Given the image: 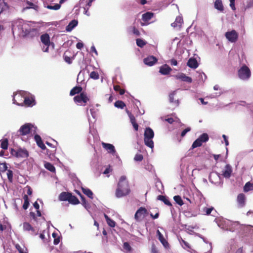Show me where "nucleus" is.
<instances>
[{
    "label": "nucleus",
    "mask_w": 253,
    "mask_h": 253,
    "mask_svg": "<svg viewBox=\"0 0 253 253\" xmlns=\"http://www.w3.org/2000/svg\"><path fill=\"white\" fill-rule=\"evenodd\" d=\"M29 156L28 152L25 149H19L17 150V158H27Z\"/></svg>",
    "instance_id": "obj_21"
},
{
    "label": "nucleus",
    "mask_w": 253,
    "mask_h": 253,
    "mask_svg": "<svg viewBox=\"0 0 253 253\" xmlns=\"http://www.w3.org/2000/svg\"><path fill=\"white\" fill-rule=\"evenodd\" d=\"M22 98V96L20 94H15L13 98V101L14 103L18 105L23 106V104L25 106L29 107V106H33L35 104V100L33 97L32 96H28L25 97L24 98L23 102H18L17 101L16 99H20L21 100Z\"/></svg>",
    "instance_id": "obj_2"
},
{
    "label": "nucleus",
    "mask_w": 253,
    "mask_h": 253,
    "mask_svg": "<svg viewBox=\"0 0 253 253\" xmlns=\"http://www.w3.org/2000/svg\"><path fill=\"white\" fill-rule=\"evenodd\" d=\"M44 167L47 170L51 172H54L55 171V168L54 166L50 163L46 162L44 164Z\"/></svg>",
    "instance_id": "obj_37"
},
{
    "label": "nucleus",
    "mask_w": 253,
    "mask_h": 253,
    "mask_svg": "<svg viewBox=\"0 0 253 253\" xmlns=\"http://www.w3.org/2000/svg\"><path fill=\"white\" fill-rule=\"evenodd\" d=\"M203 143L199 139V138H197L192 144L191 148L194 149L195 148L200 147L202 146Z\"/></svg>",
    "instance_id": "obj_43"
},
{
    "label": "nucleus",
    "mask_w": 253,
    "mask_h": 253,
    "mask_svg": "<svg viewBox=\"0 0 253 253\" xmlns=\"http://www.w3.org/2000/svg\"><path fill=\"white\" fill-rule=\"evenodd\" d=\"M84 44L82 42H79L76 44V47L79 49H81L83 47Z\"/></svg>",
    "instance_id": "obj_62"
},
{
    "label": "nucleus",
    "mask_w": 253,
    "mask_h": 253,
    "mask_svg": "<svg viewBox=\"0 0 253 253\" xmlns=\"http://www.w3.org/2000/svg\"><path fill=\"white\" fill-rule=\"evenodd\" d=\"M151 253H159V251L156 246L153 244L151 249Z\"/></svg>",
    "instance_id": "obj_54"
},
{
    "label": "nucleus",
    "mask_w": 253,
    "mask_h": 253,
    "mask_svg": "<svg viewBox=\"0 0 253 253\" xmlns=\"http://www.w3.org/2000/svg\"><path fill=\"white\" fill-rule=\"evenodd\" d=\"M47 8L49 9H52V10H58L61 7V5L59 3L55 4L54 6L48 5L46 6Z\"/></svg>",
    "instance_id": "obj_47"
},
{
    "label": "nucleus",
    "mask_w": 253,
    "mask_h": 253,
    "mask_svg": "<svg viewBox=\"0 0 253 253\" xmlns=\"http://www.w3.org/2000/svg\"><path fill=\"white\" fill-rule=\"evenodd\" d=\"M143 159V156L141 154H136L134 158V160L136 162H141Z\"/></svg>",
    "instance_id": "obj_49"
},
{
    "label": "nucleus",
    "mask_w": 253,
    "mask_h": 253,
    "mask_svg": "<svg viewBox=\"0 0 253 253\" xmlns=\"http://www.w3.org/2000/svg\"><path fill=\"white\" fill-rule=\"evenodd\" d=\"M157 235L158 238L159 240L162 244V245L165 247H167L169 245L168 242L165 239L162 234L160 232L159 230L157 231Z\"/></svg>",
    "instance_id": "obj_19"
},
{
    "label": "nucleus",
    "mask_w": 253,
    "mask_h": 253,
    "mask_svg": "<svg viewBox=\"0 0 253 253\" xmlns=\"http://www.w3.org/2000/svg\"><path fill=\"white\" fill-rule=\"evenodd\" d=\"M179 241L182 245L183 249L185 250H187V251H189L190 250H191V247L190 245V244L185 241L184 240H183L182 238H180V239H179Z\"/></svg>",
    "instance_id": "obj_27"
},
{
    "label": "nucleus",
    "mask_w": 253,
    "mask_h": 253,
    "mask_svg": "<svg viewBox=\"0 0 253 253\" xmlns=\"http://www.w3.org/2000/svg\"><path fill=\"white\" fill-rule=\"evenodd\" d=\"M78 24V21L75 20H72L67 26L66 30L67 31L72 30Z\"/></svg>",
    "instance_id": "obj_35"
},
{
    "label": "nucleus",
    "mask_w": 253,
    "mask_h": 253,
    "mask_svg": "<svg viewBox=\"0 0 253 253\" xmlns=\"http://www.w3.org/2000/svg\"><path fill=\"white\" fill-rule=\"evenodd\" d=\"M124 248L125 250H126L128 251H130L132 249L131 246H130L129 243L127 242H125L124 243Z\"/></svg>",
    "instance_id": "obj_53"
},
{
    "label": "nucleus",
    "mask_w": 253,
    "mask_h": 253,
    "mask_svg": "<svg viewBox=\"0 0 253 253\" xmlns=\"http://www.w3.org/2000/svg\"><path fill=\"white\" fill-rule=\"evenodd\" d=\"M39 36L38 31L36 29H30L29 33L27 34V37H30L31 38L34 37H38Z\"/></svg>",
    "instance_id": "obj_33"
},
{
    "label": "nucleus",
    "mask_w": 253,
    "mask_h": 253,
    "mask_svg": "<svg viewBox=\"0 0 253 253\" xmlns=\"http://www.w3.org/2000/svg\"><path fill=\"white\" fill-rule=\"evenodd\" d=\"M114 89L116 91H119L120 95H123L125 92V90L121 88V87L119 85H114Z\"/></svg>",
    "instance_id": "obj_46"
},
{
    "label": "nucleus",
    "mask_w": 253,
    "mask_h": 253,
    "mask_svg": "<svg viewBox=\"0 0 253 253\" xmlns=\"http://www.w3.org/2000/svg\"><path fill=\"white\" fill-rule=\"evenodd\" d=\"M78 194L80 196L81 198V201L82 202V204L84 206H85L86 204V201L85 200V198L79 192H78Z\"/></svg>",
    "instance_id": "obj_57"
},
{
    "label": "nucleus",
    "mask_w": 253,
    "mask_h": 253,
    "mask_svg": "<svg viewBox=\"0 0 253 253\" xmlns=\"http://www.w3.org/2000/svg\"><path fill=\"white\" fill-rule=\"evenodd\" d=\"M169 63L172 66H176L177 65V61L176 59L172 58L169 60Z\"/></svg>",
    "instance_id": "obj_60"
},
{
    "label": "nucleus",
    "mask_w": 253,
    "mask_h": 253,
    "mask_svg": "<svg viewBox=\"0 0 253 253\" xmlns=\"http://www.w3.org/2000/svg\"><path fill=\"white\" fill-rule=\"evenodd\" d=\"M158 61V59L153 56H150L144 59V63L148 66H151L154 65Z\"/></svg>",
    "instance_id": "obj_14"
},
{
    "label": "nucleus",
    "mask_w": 253,
    "mask_h": 253,
    "mask_svg": "<svg viewBox=\"0 0 253 253\" xmlns=\"http://www.w3.org/2000/svg\"><path fill=\"white\" fill-rule=\"evenodd\" d=\"M147 209L144 207L139 208L134 214V219L137 222L142 221L148 214Z\"/></svg>",
    "instance_id": "obj_6"
},
{
    "label": "nucleus",
    "mask_w": 253,
    "mask_h": 253,
    "mask_svg": "<svg viewBox=\"0 0 253 253\" xmlns=\"http://www.w3.org/2000/svg\"><path fill=\"white\" fill-rule=\"evenodd\" d=\"M9 6L4 0H0V14L3 11L8 10Z\"/></svg>",
    "instance_id": "obj_26"
},
{
    "label": "nucleus",
    "mask_w": 253,
    "mask_h": 253,
    "mask_svg": "<svg viewBox=\"0 0 253 253\" xmlns=\"http://www.w3.org/2000/svg\"><path fill=\"white\" fill-rule=\"evenodd\" d=\"M7 167L6 163H0V172H4L7 170Z\"/></svg>",
    "instance_id": "obj_52"
},
{
    "label": "nucleus",
    "mask_w": 253,
    "mask_h": 253,
    "mask_svg": "<svg viewBox=\"0 0 253 253\" xmlns=\"http://www.w3.org/2000/svg\"><path fill=\"white\" fill-rule=\"evenodd\" d=\"M68 201L73 205H77L80 203L78 199L75 196L73 195L72 193H71Z\"/></svg>",
    "instance_id": "obj_28"
},
{
    "label": "nucleus",
    "mask_w": 253,
    "mask_h": 253,
    "mask_svg": "<svg viewBox=\"0 0 253 253\" xmlns=\"http://www.w3.org/2000/svg\"><path fill=\"white\" fill-rule=\"evenodd\" d=\"M35 140L36 141L37 145L41 148L42 150H45L46 147L43 144L41 136L38 134H36L34 136Z\"/></svg>",
    "instance_id": "obj_17"
},
{
    "label": "nucleus",
    "mask_w": 253,
    "mask_h": 253,
    "mask_svg": "<svg viewBox=\"0 0 253 253\" xmlns=\"http://www.w3.org/2000/svg\"><path fill=\"white\" fill-rule=\"evenodd\" d=\"M243 190L245 192L253 191V183L250 182H247L244 186Z\"/></svg>",
    "instance_id": "obj_31"
},
{
    "label": "nucleus",
    "mask_w": 253,
    "mask_h": 253,
    "mask_svg": "<svg viewBox=\"0 0 253 253\" xmlns=\"http://www.w3.org/2000/svg\"><path fill=\"white\" fill-rule=\"evenodd\" d=\"M130 192V188L126 177L125 175L121 176L117 184L115 196L120 198L128 195Z\"/></svg>",
    "instance_id": "obj_1"
},
{
    "label": "nucleus",
    "mask_w": 253,
    "mask_h": 253,
    "mask_svg": "<svg viewBox=\"0 0 253 253\" xmlns=\"http://www.w3.org/2000/svg\"><path fill=\"white\" fill-rule=\"evenodd\" d=\"M30 215L32 218L35 220H37V217L36 216V214L34 212H30Z\"/></svg>",
    "instance_id": "obj_64"
},
{
    "label": "nucleus",
    "mask_w": 253,
    "mask_h": 253,
    "mask_svg": "<svg viewBox=\"0 0 253 253\" xmlns=\"http://www.w3.org/2000/svg\"><path fill=\"white\" fill-rule=\"evenodd\" d=\"M23 199L24 201L23 205V208L24 210H27L29 206V199L27 195H24L23 196Z\"/></svg>",
    "instance_id": "obj_36"
},
{
    "label": "nucleus",
    "mask_w": 253,
    "mask_h": 253,
    "mask_svg": "<svg viewBox=\"0 0 253 253\" xmlns=\"http://www.w3.org/2000/svg\"><path fill=\"white\" fill-rule=\"evenodd\" d=\"M237 202L238 206L240 208H242L245 206L246 196L244 194L240 193L237 196Z\"/></svg>",
    "instance_id": "obj_11"
},
{
    "label": "nucleus",
    "mask_w": 253,
    "mask_h": 253,
    "mask_svg": "<svg viewBox=\"0 0 253 253\" xmlns=\"http://www.w3.org/2000/svg\"><path fill=\"white\" fill-rule=\"evenodd\" d=\"M174 78L177 80H179L181 81L188 83H191L192 82V79L190 77L187 76L183 73H178L174 76Z\"/></svg>",
    "instance_id": "obj_10"
},
{
    "label": "nucleus",
    "mask_w": 253,
    "mask_h": 253,
    "mask_svg": "<svg viewBox=\"0 0 253 253\" xmlns=\"http://www.w3.org/2000/svg\"><path fill=\"white\" fill-rule=\"evenodd\" d=\"M90 77L91 79L97 80L99 79V75L97 72L95 71H92L90 74Z\"/></svg>",
    "instance_id": "obj_50"
},
{
    "label": "nucleus",
    "mask_w": 253,
    "mask_h": 253,
    "mask_svg": "<svg viewBox=\"0 0 253 253\" xmlns=\"http://www.w3.org/2000/svg\"><path fill=\"white\" fill-rule=\"evenodd\" d=\"M83 88L80 86H76L74 87L70 92V95L73 96L76 94L82 92Z\"/></svg>",
    "instance_id": "obj_22"
},
{
    "label": "nucleus",
    "mask_w": 253,
    "mask_h": 253,
    "mask_svg": "<svg viewBox=\"0 0 253 253\" xmlns=\"http://www.w3.org/2000/svg\"><path fill=\"white\" fill-rule=\"evenodd\" d=\"M64 60L68 64H71L72 63L71 58L65 54L64 55Z\"/></svg>",
    "instance_id": "obj_59"
},
{
    "label": "nucleus",
    "mask_w": 253,
    "mask_h": 253,
    "mask_svg": "<svg viewBox=\"0 0 253 253\" xmlns=\"http://www.w3.org/2000/svg\"><path fill=\"white\" fill-rule=\"evenodd\" d=\"M23 229L25 231H31V234L32 235H36L38 234V232L28 222L23 223Z\"/></svg>",
    "instance_id": "obj_16"
},
{
    "label": "nucleus",
    "mask_w": 253,
    "mask_h": 253,
    "mask_svg": "<svg viewBox=\"0 0 253 253\" xmlns=\"http://www.w3.org/2000/svg\"><path fill=\"white\" fill-rule=\"evenodd\" d=\"M0 147L4 150L7 149L8 145V141L7 139H4L0 141Z\"/></svg>",
    "instance_id": "obj_39"
},
{
    "label": "nucleus",
    "mask_w": 253,
    "mask_h": 253,
    "mask_svg": "<svg viewBox=\"0 0 253 253\" xmlns=\"http://www.w3.org/2000/svg\"><path fill=\"white\" fill-rule=\"evenodd\" d=\"M7 176L9 181L12 182L13 180V171L11 170L8 169L7 170Z\"/></svg>",
    "instance_id": "obj_48"
},
{
    "label": "nucleus",
    "mask_w": 253,
    "mask_h": 253,
    "mask_svg": "<svg viewBox=\"0 0 253 253\" xmlns=\"http://www.w3.org/2000/svg\"><path fill=\"white\" fill-rule=\"evenodd\" d=\"M187 65L190 68L196 69L198 67L199 65L195 58H190L187 63Z\"/></svg>",
    "instance_id": "obj_18"
},
{
    "label": "nucleus",
    "mask_w": 253,
    "mask_h": 253,
    "mask_svg": "<svg viewBox=\"0 0 253 253\" xmlns=\"http://www.w3.org/2000/svg\"><path fill=\"white\" fill-rule=\"evenodd\" d=\"M132 32L134 35H135L137 36H139L140 35V33L139 31V30L137 28H136L135 27H133L132 28Z\"/></svg>",
    "instance_id": "obj_58"
},
{
    "label": "nucleus",
    "mask_w": 253,
    "mask_h": 253,
    "mask_svg": "<svg viewBox=\"0 0 253 253\" xmlns=\"http://www.w3.org/2000/svg\"><path fill=\"white\" fill-rule=\"evenodd\" d=\"M33 127V125L29 123L25 124L22 126L19 130L20 135H25L29 134Z\"/></svg>",
    "instance_id": "obj_9"
},
{
    "label": "nucleus",
    "mask_w": 253,
    "mask_h": 253,
    "mask_svg": "<svg viewBox=\"0 0 253 253\" xmlns=\"http://www.w3.org/2000/svg\"><path fill=\"white\" fill-rule=\"evenodd\" d=\"M82 190L83 193L86 195L88 198L91 199L93 198V193L89 189L82 187Z\"/></svg>",
    "instance_id": "obj_30"
},
{
    "label": "nucleus",
    "mask_w": 253,
    "mask_h": 253,
    "mask_svg": "<svg viewBox=\"0 0 253 253\" xmlns=\"http://www.w3.org/2000/svg\"><path fill=\"white\" fill-rule=\"evenodd\" d=\"M225 36L229 42H235L238 40V34L235 30H233L231 31L226 32Z\"/></svg>",
    "instance_id": "obj_8"
},
{
    "label": "nucleus",
    "mask_w": 253,
    "mask_h": 253,
    "mask_svg": "<svg viewBox=\"0 0 253 253\" xmlns=\"http://www.w3.org/2000/svg\"><path fill=\"white\" fill-rule=\"evenodd\" d=\"M175 94H176L175 91H173L171 93H170L169 95V100L170 102L175 103L177 105H178V100L174 99V96L175 95Z\"/></svg>",
    "instance_id": "obj_41"
},
{
    "label": "nucleus",
    "mask_w": 253,
    "mask_h": 253,
    "mask_svg": "<svg viewBox=\"0 0 253 253\" xmlns=\"http://www.w3.org/2000/svg\"><path fill=\"white\" fill-rule=\"evenodd\" d=\"M114 105L116 107L121 109H123L126 106L125 103L121 100H118L116 101Z\"/></svg>",
    "instance_id": "obj_42"
},
{
    "label": "nucleus",
    "mask_w": 253,
    "mask_h": 253,
    "mask_svg": "<svg viewBox=\"0 0 253 253\" xmlns=\"http://www.w3.org/2000/svg\"><path fill=\"white\" fill-rule=\"evenodd\" d=\"M172 71L171 68L167 64H165L160 68L159 72L163 75H168Z\"/></svg>",
    "instance_id": "obj_15"
},
{
    "label": "nucleus",
    "mask_w": 253,
    "mask_h": 253,
    "mask_svg": "<svg viewBox=\"0 0 253 253\" xmlns=\"http://www.w3.org/2000/svg\"><path fill=\"white\" fill-rule=\"evenodd\" d=\"M126 112L129 116L131 123L136 120L135 117L130 112H129L128 110H126Z\"/></svg>",
    "instance_id": "obj_56"
},
{
    "label": "nucleus",
    "mask_w": 253,
    "mask_h": 253,
    "mask_svg": "<svg viewBox=\"0 0 253 253\" xmlns=\"http://www.w3.org/2000/svg\"><path fill=\"white\" fill-rule=\"evenodd\" d=\"M102 146L109 153L114 154L116 153V150L113 145L102 142Z\"/></svg>",
    "instance_id": "obj_12"
},
{
    "label": "nucleus",
    "mask_w": 253,
    "mask_h": 253,
    "mask_svg": "<svg viewBox=\"0 0 253 253\" xmlns=\"http://www.w3.org/2000/svg\"><path fill=\"white\" fill-rule=\"evenodd\" d=\"M52 236L54 238L53 243L54 245H58L60 242V237H57V234L55 233L52 234Z\"/></svg>",
    "instance_id": "obj_51"
},
{
    "label": "nucleus",
    "mask_w": 253,
    "mask_h": 253,
    "mask_svg": "<svg viewBox=\"0 0 253 253\" xmlns=\"http://www.w3.org/2000/svg\"><path fill=\"white\" fill-rule=\"evenodd\" d=\"M104 217L108 225L109 226L111 227H114L116 226V222L113 220L111 219L107 215L105 214Z\"/></svg>",
    "instance_id": "obj_32"
},
{
    "label": "nucleus",
    "mask_w": 253,
    "mask_h": 253,
    "mask_svg": "<svg viewBox=\"0 0 253 253\" xmlns=\"http://www.w3.org/2000/svg\"><path fill=\"white\" fill-rule=\"evenodd\" d=\"M191 130V128L190 127H187L186 128H185V129H184L181 133V136L182 137H184L186 134L190 131Z\"/></svg>",
    "instance_id": "obj_55"
},
{
    "label": "nucleus",
    "mask_w": 253,
    "mask_h": 253,
    "mask_svg": "<svg viewBox=\"0 0 253 253\" xmlns=\"http://www.w3.org/2000/svg\"><path fill=\"white\" fill-rule=\"evenodd\" d=\"M214 7L220 11H223L224 7L221 0H216L214 2Z\"/></svg>",
    "instance_id": "obj_29"
},
{
    "label": "nucleus",
    "mask_w": 253,
    "mask_h": 253,
    "mask_svg": "<svg viewBox=\"0 0 253 253\" xmlns=\"http://www.w3.org/2000/svg\"><path fill=\"white\" fill-rule=\"evenodd\" d=\"M136 43L137 45L140 47H143L147 44V42L141 39H137L136 40Z\"/></svg>",
    "instance_id": "obj_40"
},
{
    "label": "nucleus",
    "mask_w": 253,
    "mask_h": 253,
    "mask_svg": "<svg viewBox=\"0 0 253 253\" xmlns=\"http://www.w3.org/2000/svg\"><path fill=\"white\" fill-rule=\"evenodd\" d=\"M198 138H199V139L201 140L202 143H204L208 141L209 140V137L207 133H204L201 134Z\"/></svg>",
    "instance_id": "obj_38"
},
{
    "label": "nucleus",
    "mask_w": 253,
    "mask_h": 253,
    "mask_svg": "<svg viewBox=\"0 0 253 253\" xmlns=\"http://www.w3.org/2000/svg\"><path fill=\"white\" fill-rule=\"evenodd\" d=\"M165 120L170 124H172L174 121L172 118H169L166 119Z\"/></svg>",
    "instance_id": "obj_63"
},
{
    "label": "nucleus",
    "mask_w": 253,
    "mask_h": 253,
    "mask_svg": "<svg viewBox=\"0 0 253 253\" xmlns=\"http://www.w3.org/2000/svg\"><path fill=\"white\" fill-rule=\"evenodd\" d=\"M41 40L42 42L44 45L42 47V51L43 52H48L49 46L50 44L49 35L46 33L42 34L41 36Z\"/></svg>",
    "instance_id": "obj_7"
},
{
    "label": "nucleus",
    "mask_w": 253,
    "mask_h": 253,
    "mask_svg": "<svg viewBox=\"0 0 253 253\" xmlns=\"http://www.w3.org/2000/svg\"><path fill=\"white\" fill-rule=\"evenodd\" d=\"M10 153L12 156L17 157V150H15L14 149L11 148L10 150Z\"/></svg>",
    "instance_id": "obj_61"
},
{
    "label": "nucleus",
    "mask_w": 253,
    "mask_h": 253,
    "mask_svg": "<svg viewBox=\"0 0 253 253\" xmlns=\"http://www.w3.org/2000/svg\"><path fill=\"white\" fill-rule=\"evenodd\" d=\"M173 199L174 201L179 206H182L184 204V203L181 198V197L179 195H176L174 196Z\"/></svg>",
    "instance_id": "obj_44"
},
{
    "label": "nucleus",
    "mask_w": 253,
    "mask_h": 253,
    "mask_svg": "<svg viewBox=\"0 0 253 253\" xmlns=\"http://www.w3.org/2000/svg\"><path fill=\"white\" fill-rule=\"evenodd\" d=\"M15 247L19 253H28L27 249L25 247H22L18 244H17Z\"/></svg>",
    "instance_id": "obj_45"
},
{
    "label": "nucleus",
    "mask_w": 253,
    "mask_h": 253,
    "mask_svg": "<svg viewBox=\"0 0 253 253\" xmlns=\"http://www.w3.org/2000/svg\"><path fill=\"white\" fill-rule=\"evenodd\" d=\"M154 14L151 12H147L142 16V19L145 22H148L154 16Z\"/></svg>",
    "instance_id": "obj_20"
},
{
    "label": "nucleus",
    "mask_w": 253,
    "mask_h": 253,
    "mask_svg": "<svg viewBox=\"0 0 253 253\" xmlns=\"http://www.w3.org/2000/svg\"><path fill=\"white\" fill-rule=\"evenodd\" d=\"M213 210V208H207L204 207L201 211V213L204 215H209L211 214V211Z\"/></svg>",
    "instance_id": "obj_34"
},
{
    "label": "nucleus",
    "mask_w": 253,
    "mask_h": 253,
    "mask_svg": "<svg viewBox=\"0 0 253 253\" xmlns=\"http://www.w3.org/2000/svg\"><path fill=\"white\" fill-rule=\"evenodd\" d=\"M232 172V169L231 166L229 164H227L224 170L222 171V175L225 178H229Z\"/></svg>",
    "instance_id": "obj_13"
},
{
    "label": "nucleus",
    "mask_w": 253,
    "mask_h": 253,
    "mask_svg": "<svg viewBox=\"0 0 253 253\" xmlns=\"http://www.w3.org/2000/svg\"><path fill=\"white\" fill-rule=\"evenodd\" d=\"M182 23V17L181 16H178L176 17L175 21L171 23V25L173 27H180Z\"/></svg>",
    "instance_id": "obj_24"
},
{
    "label": "nucleus",
    "mask_w": 253,
    "mask_h": 253,
    "mask_svg": "<svg viewBox=\"0 0 253 253\" xmlns=\"http://www.w3.org/2000/svg\"><path fill=\"white\" fill-rule=\"evenodd\" d=\"M144 141L145 144L151 148H153L154 147V142L152 140L154 136V132L152 128L150 127H146L145 129L144 133Z\"/></svg>",
    "instance_id": "obj_3"
},
{
    "label": "nucleus",
    "mask_w": 253,
    "mask_h": 253,
    "mask_svg": "<svg viewBox=\"0 0 253 253\" xmlns=\"http://www.w3.org/2000/svg\"><path fill=\"white\" fill-rule=\"evenodd\" d=\"M157 199L158 200H160L164 203V204L168 206H172V204L169 201L168 198L165 196L163 195H159Z\"/></svg>",
    "instance_id": "obj_25"
},
{
    "label": "nucleus",
    "mask_w": 253,
    "mask_h": 253,
    "mask_svg": "<svg viewBox=\"0 0 253 253\" xmlns=\"http://www.w3.org/2000/svg\"><path fill=\"white\" fill-rule=\"evenodd\" d=\"M71 193L63 192L59 196V200L61 201H68Z\"/></svg>",
    "instance_id": "obj_23"
},
{
    "label": "nucleus",
    "mask_w": 253,
    "mask_h": 253,
    "mask_svg": "<svg viewBox=\"0 0 253 253\" xmlns=\"http://www.w3.org/2000/svg\"><path fill=\"white\" fill-rule=\"evenodd\" d=\"M73 100L77 104L84 106L87 101L89 100V98L85 92H83L79 95L75 96Z\"/></svg>",
    "instance_id": "obj_5"
},
{
    "label": "nucleus",
    "mask_w": 253,
    "mask_h": 253,
    "mask_svg": "<svg viewBox=\"0 0 253 253\" xmlns=\"http://www.w3.org/2000/svg\"><path fill=\"white\" fill-rule=\"evenodd\" d=\"M238 75L240 79L247 80L250 78L251 76V72L249 68L247 66L244 65L238 70Z\"/></svg>",
    "instance_id": "obj_4"
}]
</instances>
